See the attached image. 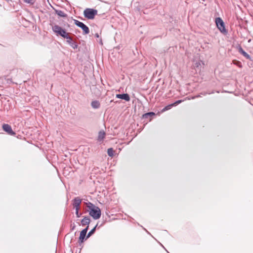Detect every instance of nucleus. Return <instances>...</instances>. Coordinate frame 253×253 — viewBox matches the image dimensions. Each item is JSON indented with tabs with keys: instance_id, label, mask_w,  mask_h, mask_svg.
<instances>
[{
	"instance_id": "nucleus-1",
	"label": "nucleus",
	"mask_w": 253,
	"mask_h": 253,
	"mask_svg": "<svg viewBox=\"0 0 253 253\" xmlns=\"http://www.w3.org/2000/svg\"><path fill=\"white\" fill-rule=\"evenodd\" d=\"M86 207L89 209V214L94 219H99L101 215L100 209L90 202L86 203Z\"/></svg>"
},
{
	"instance_id": "nucleus-2",
	"label": "nucleus",
	"mask_w": 253,
	"mask_h": 253,
	"mask_svg": "<svg viewBox=\"0 0 253 253\" xmlns=\"http://www.w3.org/2000/svg\"><path fill=\"white\" fill-rule=\"evenodd\" d=\"M84 14L85 18L92 19L97 14V10L92 8H86L84 11Z\"/></svg>"
},
{
	"instance_id": "nucleus-3",
	"label": "nucleus",
	"mask_w": 253,
	"mask_h": 253,
	"mask_svg": "<svg viewBox=\"0 0 253 253\" xmlns=\"http://www.w3.org/2000/svg\"><path fill=\"white\" fill-rule=\"evenodd\" d=\"M81 202V199L79 197H76L74 199L73 206L76 209V215L77 217H80L81 215V214L79 212Z\"/></svg>"
},
{
	"instance_id": "nucleus-4",
	"label": "nucleus",
	"mask_w": 253,
	"mask_h": 253,
	"mask_svg": "<svg viewBox=\"0 0 253 253\" xmlns=\"http://www.w3.org/2000/svg\"><path fill=\"white\" fill-rule=\"evenodd\" d=\"M74 23L76 25L81 28L84 32V34L86 35L89 34V29L88 27L85 25L84 23L82 22H80L77 20H74Z\"/></svg>"
},
{
	"instance_id": "nucleus-5",
	"label": "nucleus",
	"mask_w": 253,
	"mask_h": 253,
	"mask_svg": "<svg viewBox=\"0 0 253 253\" xmlns=\"http://www.w3.org/2000/svg\"><path fill=\"white\" fill-rule=\"evenodd\" d=\"M215 22L217 26V27L221 32L223 33L226 32V29L224 26V23L221 18H216Z\"/></svg>"
},
{
	"instance_id": "nucleus-6",
	"label": "nucleus",
	"mask_w": 253,
	"mask_h": 253,
	"mask_svg": "<svg viewBox=\"0 0 253 253\" xmlns=\"http://www.w3.org/2000/svg\"><path fill=\"white\" fill-rule=\"evenodd\" d=\"M2 128L5 132L10 135H14L15 134V133L12 130L11 126L8 124L3 125Z\"/></svg>"
},
{
	"instance_id": "nucleus-7",
	"label": "nucleus",
	"mask_w": 253,
	"mask_h": 253,
	"mask_svg": "<svg viewBox=\"0 0 253 253\" xmlns=\"http://www.w3.org/2000/svg\"><path fill=\"white\" fill-rule=\"evenodd\" d=\"M88 229V226H87L85 228L83 229L81 232L79 237V242L83 243L87 231Z\"/></svg>"
},
{
	"instance_id": "nucleus-8",
	"label": "nucleus",
	"mask_w": 253,
	"mask_h": 253,
	"mask_svg": "<svg viewBox=\"0 0 253 253\" xmlns=\"http://www.w3.org/2000/svg\"><path fill=\"white\" fill-rule=\"evenodd\" d=\"M51 25L52 26V29L53 31L56 34L57 36H59V33L62 31L63 28L55 24H52Z\"/></svg>"
},
{
	"instance_id": "nucleus-9",
	"label": "nucleus",
	"mask_w": 253,
	"mask_h": 253,
	"mask_svg": "<svg viewBox=\"0 0 253 253\" xmlns=\"http://www.w3.org/2000/svg\"><path fill=\"white\" fill-rule=\"evenodd\" d=\"M68 38H69V39H67V42L70 44V45L72 48H73L74 49H77L78 48V45L77 43V42H74L71 37L69 36L68 37Z\"/></svg>"
},
{
	"instance_id": "nucleus-10",
	"label": "nucleus",
	"mask_w": 253,
	"mask_h": 253,
	"mask_svg": "<svg viewBox=\"0 0 253 253\" xmlns=\"http://www.w3.org/2000/svg\"><path fill=\"white\" fill-rule=\"evenodd\" d=\"M116 97L117 98H120V99L125 100L126 101H129L130 100L129 96L127 93L117 94H116Z\"/></svg>"
},
{
	"instance_id": "nucleus-11",
	"label": "nucleus",
	"mask_w": 253,
	"mask_h": 253,
	"mask_svg": "<svg viewBox=\"0 0 253 253\" xmlns=\"http://www.w3.org/2000/svg\"><path fill=\"white\" fill-rule=\"evenodd\" d=\"M239 52L241 54H242L244 56H245L247 59H251L250 55L248 54L246 52H245L241 46H240L239 48Z\"/></svg>"
},
{
	"instance_id": "nucleus-12",
	"label": "nucleus",
	"mask_w": 253,
	"mask_h": 253,
	"mask_svg": "<svg viewBox=\"0 0 253 253\" xmlns=\"http://www.w3.org/2000/svg\"><path fill=\"white\" fill-rule=\"evenodd\" d=\"M90 221V219L89 217L85 216L82 220H81V223L83 226L87 225L88 226L89 223Z\"/></svg>"
},
{
	"instance_id": "nucleus-13",
	"label": "nucleus",
	"mask_w": 253,
	"mask_h": 253,
	"mask_svg": "<svg viewBox=\"0 0 253 253\" xmlns=\"http://www.w3.org/2000/svg\"><path fill=\"white\" fill-rule=\"evenodd\" d=\"M69 34L66 32L65 29H63L59 33V36H60L65 39H68V37L69 36Z\"/></svg>"
},
{
	"instance_id": "nucleus-14",
	"label": "nucleus",
	"mask_w": 253,
	"mask_h": 253,
	"mask_svg": "<svg viewBox=\"0 0 253 253\" xmlns=\"http://www.w3.org/2000/svg\"><path fill=\"white\" fill-rule=\"evenodd\" d=\"M91 107L94 109H98L99 108L100 104L98 101H93L91 102Z\"/></svg>"
},
{
	"instance_id": "nucleus-15",
	"label": "nucleus",
	"mask_w": 253,
	"mask_h": 253,
	"mask_svg": "<svg viewBox=\"0 0 253 253\" xmlns=\"http://www.w3.org/2000/svg\"><path fill=\"white\" fill-rule=\"evenodd\" d=\"M56 14L61 17H66L67 14L64 12V11L60 10H55Z\"/></svg>"
},
{
	"instance_id": "nucleus-16",
	"label": "nucleus",
	"mask_w": 253,
	"mask_h": 253,
	"mask_svg": "<svg viewBox=\"0 0 253 253\" xmlns=\"http://www.w3.org/2000/svg\"><path fill=\"white\" fill-rule=\"evenodd\" d=\"M105 135V133L104 131H100L98 133V140L99 141L102 140L104 138Z\"/></svg>"
},
{
	"instance_id": "nucleus-17",
	"label": "nucleus",
	"mask_w": 253,
	"mask_h": 253,
	"mask_svg": "<svg viewBox=\"0 0 253 253\" xmlns=\"http://www.w3.org/2000/svg\"><path fill=\"white\" fill-rule=\"evenodd\" d=\"M97 226V224L96 225V226L91 230L87 234L86 236V238H88L89 237H90L95 231L96 228Z\"/></svg>"
},
{
	"instance_id": "nucleus-18",
	"label": "nucleus",
	"mask_w": 253,
	"mask_h": 253,
	"mask_svg": "<svg viewBox=\"0 0 253 253\" xmlns=\"http://www.w3.org/2000/svg\"><path fill=\"white\" fill-rule=\"evenodd\" d=\"M107 153L110 157H113L114 155V151L112 148H109L107 150Z\"/></svg>"
},
{
	"instance_id": "nucleus-19",
	"label": "nucleus",
	"mask_w": 253,
	"mask_h": 253,
	"mask_svg": "<svg viewBox=\"0 0 253 253\" xmlns=\"http://www.w3.org/2000/svg\"><path fill=\"white\" fill-rule=\"evenodd\" d=\"M173 106H174L173 104H171L168 105L166 106L165 107H164L162 109V112H165V111H166L167 110H169L170 109L172 108V107H173Z\"/></svg>"
},
{
	"instance_id": "nucleus-20",
	"label": "nucleus",
	"mask_w": 253,
	"mask_h": 253,
	"mask_svg": "<svg viewBox=\"0 0 253 253\" xmlns=\"http://www.w3.org/2000/svg\"><path fill=\"white\" fill-rule=\"evenodd\" d=\"M155 115V113L153 112H149L143 115V118H148V117H151Z\"/></svg>"
},
{
	"instance_id": "nucleus-21",
	"label": "nucleus",
	"mask_w": 253,
	"mask_h": 253,
	"mask_svg": "<svg viewBox=\"0 0 253 253\" xmlns=\"http://www.w3.org/2000/svg\"><path fill=\"white\" fill-rule=\"evenodd\" d=\"M233 63L234 64L238 66V67H242V64L240 61L237 60H233Z\"/></svg>"
},
{
	"instance_id": "nucleus-22",
	"label": "nucleus",
	"mask_w": 253,
	"mask_h": 253,
	"mask_svg": "<svg viewBox=\"0 0 253 253\" xmlns=\"http://www.w3.org/2000/svg\"><path fill=\"white\" fill-rule=\"evenodd\" d=\"M25 3L29 4H33L34 2V0H23Z\"/></svg>"
},
{
	"instance_id": "nucleus-23",
	"label": "nucleus",
	"mask_w": 253,
	"mask_h": 253,
	"mask_svg": "<svg viewBox=\"0 0 253 253\" xmlns=\"http://www.w3.org/2000/svg\"><path fill=\"white\" fill-rule=\"evenodd\" d=\"M182 100H177L176 101H175L174 103H172L173 106H176L177 105L179 104V103H180L181 102H182Z\"/></svg>"
},
{
	"instance_id": "nucleus-24",
	"label": "nucleus",
	"mask_w": 253,
	"mask_h": 253,
	"mask_svg": "<svg viewBox=\"0 0 253 253\" xmlns=\"http://www.w3.org/2000/svg\"><path fill=\"white\" fill-rule=\"evenodd\" d=\"M95 36H96V37H97V38H98V37H99V35H98V34H95Z\"/></svg>"
},
{
	"instance_id": "nucleus-25",
	"label": "nucleus",
	"mask_w": 253,
	"mask_h": 253,
	"mask_svg": "<svg viewBox=\"0 0 253 253\" xmlns=\"http://www.w3.org/2000/svg\"><path fill=\"white\" fill-rule=\"evenodd\" d=\"M197 96H195V97H193L192 98L194 99V98H195L196 97H197Z\"/></svg>"
},
{
	"instance_id": "nucleus-26",
	"label": "nucleus",
	"mask_w": 253,
	"mask_h": 253,
	"mask_svg": "<svg viewBox=\"0 0 253 253\" xmlns=\"http://www.w3.org/2000/svg\"><path fill=\"white\" fill-rule=\"evenodd\" d=\"M1 95V94H0V96Z\"/></svg>"
}]
</instances>
